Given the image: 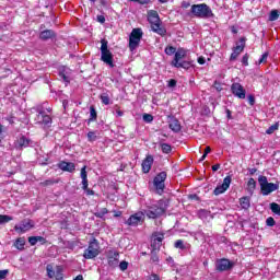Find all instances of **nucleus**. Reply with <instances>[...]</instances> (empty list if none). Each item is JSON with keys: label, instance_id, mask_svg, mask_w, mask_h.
<instances>
[{"label": "nucleus", "instance_id": "nucleus-1", "mask_svg": "<svg viewBox=\"0 0 280 280\" xmlns=\"http://www.w3.org/2000/svg\"><path fill=\"white\" fill-rule=\"evenodd\" d=\"M165 211H167V200L161 199L156 203L149 206L148 209L144 210V214L151 220H156V218L165 215Z\"/></svg>", "mask_w": 280, "mask_h": 280}, {"label": "nucleus", "instance_id": "nucleus-2", "mask_svg": "<svg viewBox=\"0 0 280 280\" xmlns=\"http://www.w3.org/2000/svg\"><path fill=\"white\" fill-rule=\"evenodd\" d=\"M190 13L192 14V16H196V19H213L214 16L211 7L207 3L192 4Z\"/></svg>", "mask_w": 280, "mask_h": 280}, {"label": "nucleus", "instance_id": "nucleus-3", "mask_svg": "<svg viewBox=\"0 0 280 280\" xmlns=\"http://www.w3.org/2000/svg\"><path fill=\"white\" fill-rule=\"evenodd\" d=\"M148 21L151 24V30H153L155 34H159L160 36H165V34H167L165 27L161 26V18H159V12L150 11Z\"/></svg>", "mask_w": 280, "mask_h": 280}, {"label": "nucleus", "instance_id": "nucleus-4", "mask_svg": "<svg viewBox=\"0 0 280 280\" xmlns=\"http://www.w3.org/2000/svg\"><path fill=\"white\" fill-rule=\"evenodd\" d=\"M101 60L110 69L115 67V63L113 62V52L108 49V40L102 39L101 40Z\"/></svg>", "mask_w": 280, "mask_h": 280}, {"label": "nucleus", "instance_id": "nucleus-5", "mask_svg": "<svg viewBox=\"0 0 280 280\" xmlns=\"http://www.w3.org/2000/svg\"><path fill=\"white\" fill-rule=\"evenodd\" d=\"M97 255H100V243L97 242V238H93L84 250L83 257L84 259H95Z\"/></svg>", "mask_w": 280, "mask_h": 280}, {"label": "nucleus", "instance_id": "nucleus-6", "mask_svg": "<svg viewBox=\"0 0 280 280\" xmlns=\"http://www.w3.org/2000/svg\"><path fill=\"white\" fill-rule=\"evenodd\" d=\"M143 38V31L141 28H133L129 36V49L135 51Z\"/></svg>", "mask_w": 280, "mask_h": 280}, {"label": "nucleus", "instance_id": "nucleus-7", "mask_svg": "<svg viewBox=\"0 0 280 280\" xmlns=\"http://www.w3.org/2000/svg\"><path fill=\"white\" fill-rule=\"evenodd\" d=\"M167 179V173L165 171L159 173L154 179L153 185L156 190V194L160 196L165 191V180Z\"/></svg>", "mask_w": 280, "mask_h": 280}, {"label": "nucleus", "instance_id": "nucleus-8", "mask_svg": "<svg viewBox=\"0 0 280 280\" xmlns=\"http://www.w3.org/2000/svg\"><path fill=\"white\" fill-rule=\"evenodd\" d=\"M235 266L234 261H231L226 258H221L215 261V270L218 272H226Z\"/></svg>", "mask_w": 280, "mask_h": 280}, {"label": "nucleus", "instance_id": "nucleus-9", "mask_svg": "<svg viewBox=\"0 0 280 280\" xmlns=\"http://www.w3.org/2000/svg\"><path fill=\"white\" fill-rule=\"evenodd\" d=\"M163 240H165V234L161 232L153 233L151 248H153L154 250H160L161 246H163Z\"/></svg>", "mask_w": 280, "mask_h": 280}, {"label": "nucleus", "instance_id": "nucleus-10", "mask_svg": "<svg viewBox=\"0 0 280 280\" xmlns=\"http://www.w3.org/2000/svg\"><path fill=\"white\" fill-rule=\"evenodd\" d=\"M231 92L235 97H238V100H246V90H244L242 84L233 83L231 85Z\"/></svg>", "mask_w": 280, "mask_h": 280}, {"label": "nucleus", "instance_id": "nucleus-11", "mask_svg": "<svg viewBox=\"0 0 280 280\" xmlns=\"http://www.w3.org/2000/svg\"><path fill=\"white\" fill-rule=\"evenodd\" d=\"M31 229H34V221L32 220H24L19 225L14 226L16 233H27Z\"/></svg>", "mask_w": 280, "mask_h": 280}, {"label": "nucleus", "instance_id": "nucleus-12", "mask_svg": "<svg viewBox=\"0 0 280 280\" xmlns=\"http://www.w3.org/2000/svg\"><path fill=\"white\" fill-rule=\"evenodd\" d=\"M107 264L110 268L119 266V253L117 250H109L107 253Z\"/></svg>", "mask_w": 280, "mask_h": 280}, {"label": "nucleus", "instance_id": "nucleus-13", "mask_svg": "<svg viewBox=\"0 0 280 280\" xmlns=\"http://www.w3.org/2000/svg\"><path fill=\"white\" fill-rule=\"evenodd\" d=\"M231 176H226L223 179L222 185H219L214 188L213 194L214 196H220V194H224V191H226V189H229V187H231Z\"/></svg>", "mask_w": 280, "mask_h": 280}, {"label": "nucleus", "instance_id": "nucleus-14", "mask_svg": "<svg viewBox=\"0 0 280 280\" xmlns=\"http://www.w3.org/2000/svg\"><path fill=\"white\" fill-rule=\"evenodd\" d=\"M144 218L145 213L137 212L127 220L126 224H128V226H138L139 222H143Z\"/></svg>", "mask_w": 280, "mask_h": 280}, {"label": "nucleus", "instance_id": "nucleus-15", "mask_svg": "<svg viewBox=\"0 0 280 280\" xmlns=\"http://www.w3.org/2000/svg\"><path fill=\"white\" fill-rule=\"evenodd\" d=\"M168 127L173 132H180V121H178V118L171 116L168 117Z\"/></svg>", "mask_w": 280, "mask_h": 280}, {"label": "nucleus", "instance_id": "nucleus-16", "mask_svg": "<svg viewBox=\"0 0 280 280\" xmlns=\"http://www.w3.org/2000/svg\"><path fill=\"white\" fill-rule=\"evenodd\" d=\"M58 167L62 172H70V174H72V172H75V164L73 162L61 161L58 163Z\"/></svg>", "mask_w": 280, "mask_h": 280}, {"label": "nucleus", "instance_id": "nucleus-17", "mask_svg": "<svg viewBox=\"0 0 280 280\" xmlns=\"http://www.w3.org/2000/svg\"><path fill=\"white\" fill-rule=\"evenodd\" d=\"M260 189H261L262 196H269V194H272V191H277V189H279V185L267 182V185L262 186V188Z\"/></svg>", "mask_w": 280, "mask_h": 280}, {"label": "nucleus", "instance_id": "nucleus-18", "mask_svg": "<svg viewBox=\"0 0 280 280\" xmlns=\"http://www.w3.org/2000/svg\"><path fill=\"white\" fill-rule=\"evenodd\" d=\"M186 56H187V50H185L184 48H178L172 61V67H175L176 65H178L180 60H183V58H185Z\"/></svg>", "mask_w": 280, "mask_h": 280}, {"label": "nucleus", "instance_id": "nucleus-19", "mask_svg": "<svg viewBox=\"0 0 280 280\" xmlns=\"http://www.w3.org/2000/svg\"><path fill=\"white\" fill-rule=\"evenodd\" d=\"M152 163H154V158L152 155H148L142 162V172L148 174L150 170H152Z\"/></svg>", "mask_w": 280, "mask_h": 280}, {"label": "nucleus", "instance_id": "nucleus-20", "mask_svg": "<svg viewBox=\"0 0 280 280\" xmlns=\"http://www.w3.org/2000/svg\"><path fill=\"white\" fill-rule=\"evenodd\" d=\"M16 148L23 150V148H30L32 145V140L27 139L25 136H22L16 141Z\"/></svg>", "mask_w": 280, "mask_h": 280}, {"label": "nucleus", "instance_id": "nucleus-21", "mask_svg": "<svg viewBox=\"0 0 280 280\" xmlns=\"http://www.w3.org/2000/svg\"><path fill=\"white\" fill-rule=\"evenodd\" d=\"M56 37V32L52 30H45L39 34V38L42 40H49V38H55Z\"/></svg>", "mask_w": 280, "mask_h": 280}, {"label": "nucleus", "instance_id": "nucleus-22", "mask_svg": "<svg viewBox=\"0 0 280 280\" xmlns=\"http://www.w3.org/2000/svg\"><path fill=\"white\" fill-rule=\"evenodd\" d=\"M244 47H246V37H241L236 47L233 48V51L241 55L244 51Z\"/></svg>", "mask_w": 280, "mask_h": 280}, {"label": "nucleus", "instance_id": "nucleus-23", "mask_svg": "<svg viewBox=\"0 0 280 280\" xmlns=\"http://www.w3.org/2000/svg\"><path fill=\"white\" fill-rule=\"evenodd\" d=\"M173 67L176 69H191V67H194V61H179Z\"/></svg>", "mask_w": 280, "mask_h": 280}, {"label": "nucleus", "instance_id": "nucleus-24", "mask_svg": "<svg viewBox=\"0 0 280 280\" xmlns=\"http://www.w3.org/2000/svg\"><path fill=\"white\" fill-rule=\"evenodd\" d=\"M240 205H241L242 209H250V198L242 197L240 199Z\"/></svg>", "mask_w": 280, "mask_h": 280}, {"label": "nucleus", "instance_id": "nucleus-25", "mask_svg": "<svg viewBox=\"0 0 280 280\" xmlns=\"http://www.w3.org/2000/svg\"><path fill=\"white\" fill-rule=\"evenodd\" d=\"M257 187V182H255V178H249L247 182V189L249 194H253Z\"/></svg>", "mask_w": 280, "mask_h": 280}, {"label": "nucleus", "instance_id": "nucleus-26", "mask_svg": "<svg viewBox=\"0 0 280 280\" xmlns=\"http://www.w3.org/2000/svg\"><path fill=\"white\" fill-rule=\"evenodd\" d=\"M15 248H18V250H23L25 248V238L24 237H20L15 241L14 244Z\"/></svg>", "mask_w": 280, "mask_h": 280}, {"label": "nucleus", "instance_id": "nucleus-27", "mask_svg": "<svg viewBox=\"0 0 280 280\" xmlns=\"http://www.w3.org/2000/svg\"><path fill=\"white\" fill-rule=\"evenodd\" d=\"M100 100L102 104H105V106H108V104H110V96L108 95V93L101 94Z\"/></svg>", "mask_w": 280, "mask_h": 280}, {"label": "nucleus", "instance_id": "nucleus-28", "mask_svg": "<svg viewBox=\"0 0 280 280\" xmlns=\"http://www.w3.org/2000/svg\"><path fill=\"white\" fill-rule=\"evenodd\" d=\"M37 113H38V115L36 116V118H35V121L37 122V124H40V125H43V121H44V119H45V112H43L42 109H37Z\"/></svg>", "mask_w": 280, "mask_h": 280}, {"label": "nucleus", "instance_id": "nucleus-29", "mask_svg": "<svg viewBox=\"0 0 280 280\" xmlns=\"http://www.w3.org/2000/svg\"><path fill=\"white\" fill-rule=\"evenodd\" d=\"M270 209L272 211V213H275L276 215H280V206L277 202H271L270 203Z\"/></svg>", "mask_w": 280, "mask_h": 280}, {"label": "nucleus", "instance_id": "nucleus-30", "mask_svg": "<svg viewBox=\"0 0 280 280\" xmlns=\"http://www.w3.org/2000/svg\"><path fill=\"white\" fill-rule=\"evenodd\" d=\"M97 119V110H95L94 106L90 107V119L89 121H95Z\"/></svg>", "mask_w": 280, "mask_h": 280}, {"label": "nucleus", "instance_id": "nucleus-31", "mask_svg": "<svg viewBox=\"0 0 280 280\" xmlns=\"http://www.w3.org/2000/svg\"><path fill=\"white\" fill-rule=\"evenodd\" d=\"M276 130H279V122H276V124L271 125V126L266 130V135H273V132H276Z\"/></svg>", "mask_w": 280, "mask_h": 280}, {"label": "nucleus", "instance_id": "nucleus-32", "mask_svg": "<svg viewBox=\"0 0 280 280\" xmlns=\"http://www.w3.org/2000/svg\"><path fill=\"white\" fill-rule=\"evenodd\" d=\"M280 16L279 10H272L269 14V21H277Z\"/></svg>", "mask_w": 280, "mask_h": 280}, {"label": "nucleus", "instance_id": "nucleus-33", "mask_svg": "<svg viewBox=\"0 0 280 280\" xmlns=\"http://www.w3.org/2000/svg\"><path fill=\"white\" fill-rule=\"evenodd\" d=\"M12 217L8 214H0V224H8V222H11Z\"/></svg>", "mask_w": 280, "mask_h": 280}, {"label": "nucleus", "instance_id": "nucleus-34", "mask_svg": "<svg viewBox=\"0 0 280 280\" xmlns=\"http://www.w3.org/2000/svg\"><path fill=\"white\" fill-rule=\"evenodd\" d=\"M258 183L260 185V189H262L268 184V177L260 175L258 177Z\"/></svg>", "mask_w": 280, "mask_h": 280}, {"label": "nucleus", "instance_id": "nucleus-35", "mask_svg": "<svg viewBox=\"0 0 280 280\" xmlns=\"http://www.w3.org/2000/svg\"><path fill=\"white\" fill-rule=\"evenodd\" d=\"M161 148H162V152L164 154H170V152H172V145H170L167 143H162Z\"/></svg>", "mask_w": 280, "mask_h": 280}, {"label": "nucleus", "instance_id": "nucleus-36", "mask_svg": "<svg viewBox=\"0 0 280 280\" xmlns=\"http://www.w3.org/2000/svg\"><path fill=\"white\" fill-rule=\"evenodd\" d=\"M42 126H47V128L51 126V117L49 115L45 114Z\"/></svg>", "mask_w": 280, "mask_h": 280}, {"label": "nucleus", "instance_id": "nucleus-37", "mask_svg": "<svg viewBox=\"0 0 280 280\" xmlns=\"http://www.w3.org/2000/svg\"><path fill=\"white\" fill-rule=\"evenodd\" d=\"M142 119L145 124H152V121H154V116H152V114H144Z\"/></svg>", "mask_w": 280, "mask_h": 280}, {"label": "nucleus", "instance_id": "nucleus-38", "mask_svg": "<svg viewBox=\"0 0 280 280\" xmlns=\"http://www.w3.org/2000/svg\"><path fill=\"white\" fill-rule=\"evenodd\" d=\"M164 51H165L166 56H174V54H176V47L168 46L165 48Z\"/></svg>", "mask_w": 280, "mask_h": 280}, {"label": "nucleus", "instance_id": "nucleus-39", "mask_svg": "<svg viewBox=\"0 0 280 280\" xmlns=\"http://www.w3.org/2000/svg\"><path fill=\"white\" fill-rule=\"evenodd\" d=\"M88 141H97V132L95 131H90L88 132Z\"/></svg>", "mask_w": 280, "mask_h": 280}, {"label": "nucleus", "instance_id": "nucleus-40", "mask_svg": "<svg viewBox=\"0 0 280 280\" xmlns=\"http://www.w3.org/2000/svg\"><path fill=\"white\" fill-rule=\"evenodd\" d=\"M175 248H179L180 250H185V248H187V246L185 245L183 240H177L175 242Z\"/></svg>", "mask_w": 280, "mask_h": 280}, {"label": "nucleus", "instance_id": "nucleus-41", "mask_svg": "<svg viewBox=\"0 0 280 280\" xmlns=\"http://www.w3.org/2000/svg\"><path fill=\"white\" fill-rule=\"evenodd\" d=\"M46 270L49 279H54V277H56V271H54V268L51 266H47Z\"/></svg>", "mask_w": 280, "mask_h": 280}, {"label": "nucleus", "instance_id": "nucleus-42", "mask_svg": "<svg viewBox=\"0 0 280 280\" xmlns=\"http://www.w3.org/2000/svg\"><path fill=\"white\" fill-rule=\"evenodd\" d=\"M151 261H153V264H158L159 261V255H156V250L154 249L151 252Z\"/></svg>", "mask_w": 280, "mask_h": 280}, {"label": "nucleus", "instance_id": "nucleus-43", "mask_svg": "<svg viewBox=\"0 0 280 280\" xmlns=\"http://www.w3.org/2000/svg\"><path fill=\"white\" fill-rule=\"evenodd\" d=\"M119 269L125 272V270H128V261L126 260H122L120 264H119Z\"/></svg>", "mask_w": 280, "mask_h": 280}, {"label": "nucleus", "instance_id": "nucleus-44", "mask_svg": "<svg viewBox=\"0 0 280 280\" xmlns=\"http://www.w3.org/2000/svg\"><path fill=\"white\" fill-rule=\"evenodd\" d=\"M106 213H108V209L103 208L98 213H96V218H104V215H106Z\"/></svg>", "mask_w": 280, "mask_h": 280}, {"label": "nucleus", "instance_id": "nucleus-45", "mask_svg": "<svg viewBox=\"0 0 280 280\" xmlns=\"http://www.w3.org/2000/svg\"><path fill=\"white\" fill-rule=\"evenodd\" d=\"M266 224L267 226H275L276 224L275 219L272 217L267 218Z\"/></svg>", "mask_w": 280, "mask_h": 280}, {"label": "nucleus", "instance_id": "nucleus-46", "mask_svg": "<svg viewBox=\"0 0 280 280\" xmlns=\"http://www.w3.org/2000/svg\"><path fill=\"white\" fill-rule=\"evenodd\" d=\"M10 271L8 269L0 270V280L5 279Z\"/></svg>", "mask_w": 280, "mask_h": 280}, {"label": "nucleus", "instance_id": "nucleus-47", "mask_svg": "<svg viewBox=\"0 0 280 280\" xmlns=\"http://www.w3.org/2000/svg\"><path fill=\"white\" fill-rule=\"evenodd\" d=\"M28 243L31 244V246H36V244H38L36 236H30Z\"/></svg>", "mask_w": 280, "mask_h": 280}, {"label": "nucleus", "instance_id": "nucleus-48", "mask_svg": "<svg viewBox=\"0 0 280 280\" xmlns=\"http://www.w3.org/2000/svg\"><path fill=\"white\" fill-rule=\"evenodd\" d=\"M268 60V52H265L261 55V58L259 59V65L266 62Z\"/></svg>", "mask_w": 280, "mask_h": 280}, {"label": "nucleus", "instance_id": "nucleus-49", "mask_svg": "<svg viewBox=\"0 0 280 280\" xmlns=\"http://www.w3.org/2000/svg\"><path fill=\"white\" fill-rule=\"evenodd\" d=\"M81 178L84 179V178H89L88 177V173H86V166H83L81 168Z\"/></svg>", "mask_w": 280, "mask_h": 280}, {"label": "nucleus", "instance_id": "nucleus-50", "mask_svg": "<svg viewBox=\"0 0 280 280\" xmlns=\"http://www.w3.org/2000/svg\"><path fill=\"white\" fill-rule=\"evenodd\" d=\"M242 65H244V67H248V54L243 56Z\"/></svg>", "mask_w": 280, "mask_h": 280}, {"label": "nucleus", "instance_id": "nucleus-51", "mask_svg": "<svg viewBox=\"0 0 280 280\" xmlns=\"http://www.w3.org/2000/svg\"><path fill=\"white\" fill-rule=\"evenodd\" d=\"M37 240V243L39 242V244H47V238L43 237V236H35Z\"/></svg>", "mask_w": 280, "mask_h": 280}, {"label": "nucleus", "instance_id": "nucleus-52", "mask_svg": "<svg viewBox=\"0 0 280 280\" xmlns=\"http://www.w3.org/2000/svg\"><path fill=\"white\" fill-rule=\"evenodd\" d=\"M247 100H248V104H249L250 106H255V96L248 95V96H247Z\"/></svg>", "mask_w": 280, "mask_h": 280}, {"label": "nucleus", "instance_id": "nucleus-53", "mask_svg": "<svg viewBox=\"0 0 280 280\" xmlns=\"http://www.w3.org/2000/svg\"><path fill=\"white\" fill-rule=\"evenodd\" d=\"M133 3H140L141 5H145V3H150V0H130Z\"/></svg>", "mask_w": 280, "mask_h": 280}, {"label": "nucleus", "instance_id": "nucleus-54", "mask_svg": "<svg viewBox=\"0 0 280 280\" xmlns=\"http://www.w3.org/2000/svg\"><path fill=\"white\" fill-rule=\"evenodd\" d=\"M174 86H176V80H175V79H171V80L168 81V88H170V89H174Z\"/></svg>", "mask_w": 280, "mask_h": 280}, {"label": "nucleus", "instance_id": "nucleus-55", "mask_svg": "<svg viewBox=\"0 0 280 280\" xmlns=\"http://www.w3.org/2000/svg\"><path fill=\"white\" fill-rule=\"evenodd\" d=\"M240 55L237 52H235V50H233V52L231 54V57H230V60L233 61V60H237V57Z\"/></svg>", "mask_w": 280, "mask_h": 280}, {"label": "nucleus", "instance_id": "nucleus-56", "mask_svg": "<svg viewBox=\"0 0 280 280\" xmlns=\"http://www.w3.org/2000/svg\"><path fill=\"white\" fill-rule=\"evenodd\" d=\"M82 189H86L89 187V178L82 179Z\"/></svg>", "mask_w": 280, "mask_h": 280}, {"label": "nucleus", "instance_id": "nucleus-57", "mask_svg": "<svg viewBox=\"0 0 280 280\" xmlns=\"http://www.w3.org/2000/svg\"><path fill=\"white\" fill-rule=\"evenodd\" d=\"M86 194V196H95V191L91 190L89 187L86 189H83Z\"/></svg>", "mask_w": 280, "mask_h": 280}, {"label": "nucleus", "instance_id": "nucleus-58", "mask_svg": "<svg viewBox=\"0 0 280 280\" xmlns=\"http://www.w3.org/2000/svg\"><path fill=\"white\" fill-rule=\"evenodd\" d=\"M54 183H56V180L54 179H46L43 185H45L46 187L49 186V185H54Z\"/></svg>", "mask_w": 280, "mask_h": 280}, {"label": "nucleus", "instance_id": "nucleus-59", "mask_svg": "<svg viewBox=\"0 0 280 280\" xmlns=\"http://www.w3.org/2000/svg\"><path fill=\"white\" fill-rule=\"evenodd\" d=\"M189 200H200V197H198V195L192 194L188 196Z\"/></svg>", "mask_w": 280, "mask_h": 280}, {"label": "nucleus", "instance_id": "nucleus-60", "mask_svg": "<svg viewBox=\"0 0 280 280\" xmlns=\"http://www.w3.org/2000/svg\"><path fill=\"white\" fill-rule=\"evenodd\" d=\"M149 280H161V278L158 275L152 273L151 276H149Z\"/></svg>", "mask_w": 280, "mask_h": 280}, {"label": "nucleus", "instance_id": "nucleus-61", "mask_svg": "<svg viewBox=\"0 0 280 280\" xmlns=\"http://www.w3.org/2000/svg\"><path fill=\"white\" fill-rule=\"evenodd\" d=\"M97 21L98 23H106V18H104V15H98Z\"/></svg>", "mask_w": 280, "mask_h": 280}, {"label": "nucleus", "instance_id": "nucleus-62", "mask_svg": "<svg viewBox=\"0 0 280 280\" xmlns=\"http://www.w3.org/2000/svg\"><path fill=\"white\" fill-rule=\"evenodd\" d=\"M197 62H198L199 65H205V62H207V60L205 59V57H199V58L197 59Z\"/></svg>", "mask_w": 280, "mask_h": 280}, {"label": "nucleus", "instance_id": "nucleus-63", "mask_svg": "<svg viewBox=\"0 0 280 280\" xmlns=\"http://www.w3.org/2000/svg\"><path fill=\"white\" fill-rule=\"evenodd\" d=\"M214 89H217L218 91H222V85H220V83L218 81H215Z\"/></svg>", "mask_w": 280, "mask_h": 280}, {"label": "nucleus", "instance_id": "nucleus-64", "mask_svg": "<svg viewBox=\"0 0 280 280\" xmlns=\"http://www.w3.org/2000/svg\"><path fill=\"white\" fill-rule=\"evenodd\" d=\"M218 170H220V164H214L212 166V172H218Z\"/></svg>", "mask_w": 280, "mask_h": 280}]
</instances>
